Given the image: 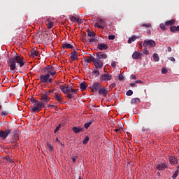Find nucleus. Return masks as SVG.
Listing matches in <instances>:
<instances>
[{"label":"nucleus","mask_w":179,"mask_h":179,"mask_svg":"<svg viewBox=\"0 0 179 179\" xmlns=\"http://www.w3.org/2000/svg\"><path fill=\"white\" fill-rule=\"evenodd\" d=\"M141 103V99L139 98H133L131 100V104H139Z\"/></svg>","instance_id":"23"},{"label":"nucleus","mask_w":179,"mask_h":179,"mask_svg":"<svg viewBox=\"0 0 179 179\" xmlns=\"http://www.w3.org/2000/svg\"><path fill=\"white\" fill-rule=\"evenodd\" d=\"M115 86H116V85H115V83H112V84H110V85L109 86V87L111 89V90H113V89H114V87H115Z\"/></svg>","instance_id":"52"},{"label":"nucleus","mask_w":179,"mask_h":179,"mask_svg":"<svg viewBox=\"0 0 179 179\" xmlns=\"http://www.w3.org/2000/svg\"><path fill=\"white\" fill-rule=\"evenodd\" d=\"M87 142H89V137L87 136L84 138L83 143V145H87Z\"/></svg>","instance_id":"38"},{"label":"nucleus","mask_w":179,"mask_h":179,"mask_svg":"<svg viewBox=\"0 0 179 179\" xmlns=\"http://www.w3.org/2000/svg\"><path fill=\"white\" fill-rule=\"evenodd\" d=\"M59 89L62 93L66 94V97H68V99H73V94H76L78 93V89L73 90L69 86L65 87L64 85H60Z\"/></svg>","instance_id":"2"},{"label":"nucleus","mask_w":179,"mask_h":179,"mask_svg":"<svg viewBox=\"0 0 179 179\" xmlns=\"http://www.w3.org/2000/svg\"><path fill=\"white\" fill-rule=\"evenodd\" d=\"M50 77H51V76H50V74H47V73H45V75L41 74L39 76V80L41 81V83H48V78Z\"/></svg>","instance_id":"8"},{"label":"nucleus","mask_w":179,"mask_h":179,"mask_svg":"<svg viewBox=\"0 0 179 179\" xmlns=\"http://www.w3.org/2000/svg\"><path fill=\"white\" fill-rule=\"evenodd\" d=\"M8 111L6 110H3L1 113V115L2 117H6V115H8Z\"/></svg>","instance_id":"39"},{"label":"nucleus","mask_w":179,"mask_h":179,"mask_svg":"<svg viewBox=\"0 0 179 179\" xmlns=\"http://www.w3.org/2000/svg\"><path fill=\"white\" fill-rule=\"evenodd\" d=\"M10 134V129H6V131L0 130V138L5 141Z\"/></svg>","instance_id":"6"},{"label":"nucleus","mask_w":179,"mask_h":179,"mask_svg":"<svg viewBox=\"0 0 179 179\" xmlns=\"http://www.w3.org/2000/svg\"><path fill=\"white\" fill-rule=\"evenodd\" d=\"M176 23V20H171L165 22L166 26H173Z\"/></svg>","instance_id":"28"},{"label":"nucleus","mask_w":179,"mask_h":179,"mask_svg":"<svg viewBox=\"0 0 179 179\" xmlns=\"http://www.w3.org/2000/svg\"><path fill=\"white\" fill-rule=\"evenodd\" d=\"M113 79V76L108 73H103L100 77V80L102 82H108V80H111Z\"/></svg>","instance_id":"7"},{"label":"nucleus","mask_w":179,"mask_h":179,"mask_svg":"<svg viewBox=\"0 0 179 179\" xmlns=\"http://www.w3.org/2000/svg\"><path fill=\"white\" fill-rule=\"evenodd\" d=\"M76 22H77L78 24H80L83 23V21L82 20V19L77 18Z\"/></svg>","instance_id":"50"},{"label":"nucleus","mask_w":179,"mask_h":179,"mask_svg":"<svg viewBox=\"0 0 179 179\" xmlns=\"http://www.w3.org/2000/svg\"><path fill=\"white\" fill-rule=\"evenodd\" d=\"M43 37L47 38V37H48V33H47V32L43 33Z\"/></svg>","instance_id":"59"},{"label":"nucleus","mask_w":179,"mask_h":179,"mask_svg":"<svg viewBox=\"0 0 179 179\" xmlns=\"http://www.w3.org/2000/svg\"><path fill=\"white\" fill-rule=\"evenodd\" d=\"M43 72L50 75V76H55V75H57V71H55V67H54V66L48 65L43 68Z\"/></svg>","instance_id":"3"},{"label":"nucleus","mask_w":179,"mask_h":179,"mask_svg":"<svg viewBox=\"0 0 179 179\" xmlns=\"http://www.w3.org/2000/svg\"><path fill=\"white\" fill-rule=\"evenodd\" d=\"M178 173H179V170L178 169V170H176V171H175V173H173V179H175V178H177V177L178 176Z\"/></svg>","instance_id":"37"},{"label":"nucleus","mask_w":179,"mask_h":179,"mask_svg":"<svg viewBox=\"0 0 179 179\" xmlns=\"http://www.w3.org/2000/svg\"><path fill=\"white\" fill-rule=\"evenodd\" d=\"M54 98L59 104H62V96H61V94H55Z\"/></svg>","instance_id":"19"},{"label":"nucleus","mask_w":179,"mask_h":179,"mask_svg":"<svg viewBox=\"0 0 179 179\" xmlns=\"http://www.w3.org/2000/svg\"><path fill=\"white\" fill-rule=\"evenodd\" d=\"M62 48H63V50L68 49V48H71V50H73V45H72L68 43H66L62 45Z\"/></svg>","instance_id":"21"},{"label":"nucleus","mask_w":179,"mask_h":179,"mask_svg":"<svg viewBox=\"0 0 179 179\" xmlns=\"http://www.w3.org/2000/svg\"><path fill=\"white\" fill-rule=\"evenodd\" d=\"M48 148H49V149H50V150H54V146H52V145H51V143H48Z\"/></svg>","instance_id":"48"},{"label":"nucleus","mask_w":179,"mask_h":179,"mask_svg":"<svg viewBox=\"0 0 179 179\" xmlns=\"http://www.w3.org/2000/svg\"><path fill=\"white\" fill-rule=\"evenodd\" d=\"M92 75L94 76H99L100 75V71H99V70H94L92 71Z\"/></svg>","instance_id":"36"},{"label":"nucleus","mask_w":179,"mask_h":179,"mask_svg":"<svg viewBox=\"0 0 179 179\" xmlns=\"http://www.w3.org/2000/svg\"><path fill=\"white\" fill-rule=\"evenodd\" d=\"M166 51H168V52H171V47L169 46L167 48V50Z\"/></svg>","instance_id":"62"},{"label":"nucleus","mask_w":179,"mask_h":179,"mask_svg":"<svg viewBox=\"0 0 179 179\" xmlns=\"http://www.w3.org/2000/svg\"><path fill=\"white\" fill-rule=\"evenodd\" d=\"M136 38H139V37L136 36H133L130 38H129L127 43L128 44H131L132 43H134V41H135L136 40Z\"/></svg>","instance_id":"22"},{"label":"nucleus","mask_w":179,"mask_h":179,"mask_svg":"<svg viewBox=\"0 0 179 179\" xmlns=\"http://www.w3.org/2000/svg\"><path fill=\"white\" fill-rule=\"evenodd\" d=\"M130 78H131V79L136 80V76H135V75H131Z\"/></svg>","instance_id":"60"},{"label":"nucleus","mask_w":179,"mask_h":179,"mask_svg":"<svg viewBox=\"0 0 179 179\" xmlns=\"http://www.w3.org/2000/svg\"><path fill=\"white\" fill-rule=\"evenodd\" d=\"M170 30L172 33H174V31H179V25H178L177 27L176 26L171 27Z\"/></svg>","instance_id":"27"},{"label":"nucleus","mask_w":179,"mask_h":179,"mask_svg":"<svg viewBox=\"0 0 179 179\" xmlns=\"http://www.w3.org/2000/svg\"><path fill=\"white\" fill-rule=\"evenodd\" d=\"M135 85H136V82H134V83H130L131 87H135Z\"/></svg>","instance_id":"58"},{"label":"nucleus","mask_w":179,"mask_h":179,"mask_svg":"<svg viewBox=\"0 0 179 179\" xmlns=\"http://www.w3.org/2000/svg\"><path fill=\"white\" fill-rule=\"evenodd\" d=\"M54 82V78H48V83H52Z\"/></svg>","instance_id":"44"},{"label":"nucleus","mask_w":179,"mask_h":179,"mask_svg":"<svg viewBox=\"0 0 179 179\" xmlns=\"http://www.w3.org/2000/svg\"><path fill=\"white\" fill-rule=\"evenodd\" d=\"M168 59H169L172 62H176V58H174L173 57H169Z\"/></svg>","instance_id":"53"},{"label":"nucleus","mask_w":179,"mask_h":179,"mask_svg":"<svg viewBox=\"0 0 179 179\" xmlns=\"http://www.w3.org/2000/svg\"><path fill=\"white\" fill-rule=\"evenodd\" d=\"M127 96H132L134 94V92L131 90H128L126 93Z\"/></svg>","instance_id":"41"},{"label":"nucleus","mask_w":179,"mask_h":179,"mask_svg":"<svg viewBox=\"0 0 179 179\" xmlns=\"http://www.w3.org/2000/svg\"><path fill=\"white\" fill-rule=\"evenodd\" d=\"M92 37L94 38V39H95V42L99 41V37H97L96 34L94 35Z\"/></svg>","instance_id":"56"},{"label":"nucleus","mask_w":179,"mask_h":179,"mask_svg":"<svg viewBox=\"0 0 179 179\" xmlns=\"http://www.w3.org/2000/svg\"><path fill=\"white\" fill-rule=\"evenodd\" d=\"M142 55L139 52H135L132 55L133 59H141Z\"/></svg>","instance_id":"18"},{"label":"nucleus","mask_w":179,"mask_h":179,"mask_svg":"<svg viewBox=\"0 0 179 179\" xmlns=\"http://www.w3.org/2000/svg\"><path fill=\"white\" fill-rule=\"evenodd\" d=\"M167 167H168L167 164H164L163 162L158 164L157 166V170H159V171L166 170V169H167Z\"/></svg>","instance_id":"12"},{"label":"nucleus","mask_w":179,"mask_h":179,"mask_svg":"<svg viewBox=\"0 0 179 179\" xmlns=\"http://www.w3.org/2000/svg\"><path fill=\"white\" fill-rule=\"evenodd\" d=\"M103 22H104V21L103 20V19H99L98 20V23L101 24V23H103Z\"/></svg>","instance_id":"61"},{"label":"nucleus","mask_w":179,"mask_h":179,"mask_svg":"<svg viewBox=\"0 0 179 179\" xmlns=\"http://www.w3.org/2000/svg\"><path fill=\"white\" fill-rule=\"evenodd\" d=\"M93 64H94L96 69L103 68V62L100 61V59L97 58L94 59Z\"/></svg>","instance_id":"10"},{"label":"nucleus","mask_w":179,"mask_h":179,"mask_svg":"<svg viewBox=\"0 0 179 179\" xmlns=\"http://www.w3.org/2000/svg\"><path fill=\"white\" fill-rule=\"evenodd\" d=\"M69 19H70L71 22H77V20H78V17H76L75 16H72V15H69Z\"/></svg>","instance_id":"33"},{"label":"nucleus","mask_w":179,"mask_h":179,"mask_svg":"<svg viewBox=\"0 0 179 179\" xmlns=\"http://www.w3.org/2000/svg\"><path fill=\"white\" fill-rule=\"evenodd\" d=\"M80 89H81V90H86V89H87L85 82L81 83L80 84Z\"/></svg>","instance_id":"30"},{"label":"nucleus","mask_w":179,"mask_h":179,"mask_svg":"<svg viewBox=\"0 0 179 179\" xmlns=\"http://www.w3.org/2000/svg\"><path fill=\"white\" fill-rule=\"evenodd\" d=\"M143 54L145 55H149V51L148 50V49H146V48H144L143 49Z\"/></svg>","instance_id":"43"},{"label":"nucleus","mask_w":179,"mask_h":179,"mask_svg":"<svg viewBox=\"0 0 179 179\" xmlns=\"http://www.w3.org/2000/svg\"><path fill=\"white\" fill-rule=\"evenodd\" d=\"M141 27H145L146 29H148V27H152V24L150 23H148V24H142L141 25Z\"/></svg>","instance_id":"32"},{"label":"nucleus","mask_w":179,"mask_h":179,"mask_svg":"<svg viewBox=\"0 0 179 179\" xmlns=\"http://www.w3.org/2000/svg\"><path fill=\"white\" fill-rule=\"evenodd\" d=\"M71 58L73 61H76V59H78V52H76V50L71 52Z\"/></svg>","instance_id":"20"},{"label":"nucleus","mask_w":179,"mask_h":179,"mask_svg":"<svg viewBox=\"0 0 179 179\" xmlns=\"http://www.w3.org/2000/svg\"><path fill=\"white\" fill-rule=\"evenodd\" d=\"M101 87V85H100V83L96 82L92 85V90L94 92H99Z\"/></svg>","instance_id":"13"},{"label":"nucleus","mask_w":179,"mask_h":179,"mask_svg":"<svg viewBox=\"0 0 179 179\" xmlns=\"http://www.w3.org/2000/svg\"><path fill=\"white\" fill-rule=\"evenodd\" d=\"M94 57L90 55V56H86L85 58L84 59L85 62H87V64H90V62H94Z\"/></svg>","instance_id":"14"},{"label":"nucleus","mask_w":179,"mask_h":179,"mask_svg":"<svg viewBox=\"0 0 179 179\" xmlns=\"http://www.w3.org/2000/svg\"><path fill=\"white\" fill-rule=\"evenodd\" d=\"M96 34H94L93 31L88 30L87 31V36L88 37H93Z\"/></svg>","instance_id":"34"},{"label":"nucleus","mask_w":179,"mask_h":179,"mask_svg":"<svg viewBox=\"0 0 179 179\" xmlns=\"http://www.w3.org/2000/svg\"><path fill=\"white\" fill-rule=\"evenodd\" d=\"M94 27H98V29H104V27H103V26H101V25H100V24H99L98 22H96V23L94 24Z\"/></svg>","instance_id":"40"},{"label":"nucleus","mask_w":179,"mask_h":179,"mask_svg":"<svg viewBox=\"0 0 179 179\" xmlns=\"http://www.w3.org/2000/svg\"><path fill=\"white\" fill-rule=\"evenodd\" d=\"M169 162L171 164H177V158H176L174 157H170Z\"/></svg>","instance_id":"25"},{"label":"nucleus","mask_w":179,"mask_h":179,"mask_svg":"<svg viewBox=\"0 0 179 179\" xmlns=\"http://www.w3.org/2000/svg\"><path fill=\"white\" fill-rule=\"evenodd\" d=\"M51 99V98L48 97L45 92H43V94H41V100H43V101H45V103H48V101H50V100Z\"/></svg>","instance_id":"17"},{"label":"nucleus","mask_w":179,"mask_h":179,"mask_svg":"<svg viewBox=\"0 0 179 179\" xmlns=\"http://www.w3.org/2000/svg\"><path fill=\"white\" fill-rule=\"evenodd\" d=\"M153 59L155 62H159V61H160V57H159V55L157 53L153 54Z\"/></svg>","instance_id":"29"},{"label":"nucleus","mask_w":179,"mask_h":179,"mask_svg":"<svg viewBox=\"0 0 179 179\" xmlns=\"http://www.w3.org/2000/svg\"><path fill=\"white\" fill-rule=\"evenodd\" d=\"M53 27H54V22L49 21L48 22V29H52Z\"/></svg>","instance_id":"35"},{"label":"nucleus","mask_w":179,"mask_h":179,"mask_svg":"<svg viewBox=\"0 0 179 179\" xmlns=\"http://www.w3.org/2000/svg\"><path fill=\"white\" fill-rule=\"evenodd\" d=\"M97 48L98 50H101V51H104L106 50H108V45L105 43H98Z\"/></svg>","instance_id":"11"},{"label":"nucleus","mask_w":179,"mask_h":179,"mask_svg":"<svg viewBox=\"0 0 179 179\" xmlns=\"http://www.w3.org/2000/svg\"><path fill=\"white\" fill-rule=\"evenodd\" d=\"M115 36H114V35L108 36V40H115Z\"/></svg>","instance_id":"46"},{"label":"nucleus","mask_w":179,"mask_h":179,"mask_svg":"<svg viewBox=\"0 0 179 179\" xmlns=\"http://www.w3.org/2000/svg\"><path fill=\"white\" fill-rule=\"evenodd\" d=\"M43 93H45L46 94V96L48 97V96H50V94H51V93H52V91L49 90L48 92H44Z\"/></svg>","instance_id":"49"},{"label":"nucleus","mask_w":179,"mask_h":179,"mask_svg":"<svg viewBox=\"0 0 179 179\" xmlns=\"http://www.w3.org/2000/svg\"><path fill=\"white\" fill-rule=\"evenodd\" d=\"M162 75L167 73V70L165 68H163L162 70Z\"/></svg>","instance_id":"51"},{"label":"nucleus","mask_w":179,"mask_h":179,"mask_svg":"<svg viewBox=\"0 0 179 179\" xmlns=\"http://www.w3.org/2000/svg\"><path fill=\"white\" fill-rule=\"evenodd\" d=\"M98 93L103 97H107V94H108V89L105 88L104 87L102 88L101 87L99 90L98 91Z\"/></svg>","instance_id":"9"},{"label":"nucleus","mask_w":179,"mask_h":179,"mask_svg":"<svg viewBox=\"0 0 179 179\" xmlns=\"http://www.w3.org/2000/svg\"><path fill=\"white\" fill-rule=\"evenodd\" d=\"M45 106V104L44 103V102L39 101L34 104V107L32 108L31 110L33 113H38L39 111H41V108Z\"/></svg>","instance_id":"4"},{"label":"nucleus","mask_w":179,"mask_h":179,"mask_svg":"<svg viewBox=\"0 0 179 179\" xmlns=\"http://www.w3.org/2000/svg\"><path fill=\"white\" fill-rule=\"evenodd\" d=\"M144 48L147 47H150V48H153V47H156V42L153 40L145 41L143 43Z\"/></svg>","instance_id":"5"},{"label":"nucleus","mask_w":179,"mask_h":179,"mask_svg":"<svg viewBox=\"0 0 179 179\" xmlns=\"http://www.w3.org/2000/svg\"><path fill=\"white\" fill-rule=\"evenodd\" d=\"M72 130L73 131L74 134H79L80 132H83V127L78 126L73 127Z\"/></svg>","instance_id":"16"},{"label":"nucleus","mask_w":179,"mask_h":179,"mask_svg":"<svg viewBox=\"0 0 179 179\" xmlns=\"http://www.w3.org/2000/svg\"><path fill=\"white\" fill-rule=\"evenodd\" d=\"M135 82H136V83H143L142 80H136Z\"/></svg>","instance_id":"63"},{"label":"nucleus","mask_w":179,"mask_h":179,"mask_svg":"<svg viewBox=\"0 0 179 179\" xmlns=\"http://www.w3.org/2000/svg\"><path fill=\"white\" fill-rule=\"evenodd\" d=\"M97 59H106L107 58V54H103L101 52H96Z\"/></svg>","instance_id":"15"},{"label":"nucleus","mask_w":179,"mask_h":179,"mask_svg":"<svg viewBox=\"0 0 179 179\" xmlns=\"http://www.w3.org/2000/svg\"><path fill=\"white\" fill-rule=\"evenodd\" d=\"M76 157H74L72 158L73 162L75 163V162H76Z\"/></svg>","instance_id":"64"},{"label":"nucleus","mask_w":179,"mask_h":179,"mask_svg":"<svg viewBox=\"0 0 179 179\" xmlns=\"http://www.w3.org/2000/svg\"><path fill=\"white\" fill-rule=\"evenodd\" d=\"M93 124V120L90 121L89 122H87L84 124V127L87 129L89 127H90L91 124Z\"/></svg>","instance_id":"31"},{"label":"nucleus","mask_w":179,"mask_h":179,"mask_svg":"<svg viewBox=\"0 0 179 179\" xmlns=\"http://www.w3.org/2000/svg\"><path fill=\"white\" fill-rule=\"evenodd\" d=\"M59 128H61V124L56 127V129L54 130V134H57V131H59Z\"/></svg>","instance_id":"45"},{"label":"nucleus","mask_w":179,"mask_h":179,"mask_svg":"<svg viewBox=\"0 0 179 179\" xmlns=\"http://www.w3.org/2000/svg\"><path fill=\"white\" fill-rule=\"evenodd\" d=\"M119 80H124V76L120 74L119 75Z\"/></svg>","instance_id":"57"},{"label":"nucleus","mask_w":179,"mask_h":179,"mask_svg":"<svg viewBox=\"0 0 179 179\" xmlns=\"http://www.w3.org/2000/svg\"><path fill=\"white\" fill-rule=\"evenodd\" d=\"M159 27L162 30H166V24H160Z\"/></svg>","instance_id":"42"},{"label":"nucleus","mask_w":179,"mask_h":179,"mask_svg":"<svg viewBox=\"0 0 179 179\" xmlns=\"http://www.w3.org/2000/svg\"><path fill=\"white\" fill-rule=\"evenodd\" d=\"M38 55H40V52L37 50H33L31 52V57H32V58H34V57H38Z\"/></svg>","instance_id":"26"},{"label":"nucleus","mask_w":179,"mask_h":179,"mask_svg":"<svg viewBox=\"0 0 179 179\" xmlns=\"http://www.w3.org/2000/svg\"><path fill=\"white\" fill-rule=\"evenodd\" d=\"M31 103H36V104L37 103H38V101L37 100H36L34 98H31Z\"/></svg>","instance_id":"54"},{"label":"nucleus","mask_w":179,"mask_h":179,"mask_svg":"<svg viewBox=\"0 0 179 179\" xmlns=\"http://www.w3.org/2000/svg\"><path fill=\"white\" fill-rule=\"evenodd\" d=\"M19 141V135L16 133H14L13 136V141H11V143H15V142H17Z\"/></svg>","instance_id":"24"},{"label":"nucleus","mask_w":179,"mask_h":179,"mask_svg":"<svg viewBox=\"0 0 179 179\" xmlns=\"http://www.w3.org/2000/svg\"><path fill=\"white\" fill-rule=\"evenodd\" d=\"M89 43H96V41L94 37L92 38L89 39Z\"/></svg>","instance_id":"55"},{"label":"nucleus","mask_w":179,"mask_h":179,"mask_svg":"<svg viewBox=\"0 0 179 179\" xmlns=\"http://www.w3.org/2000/svg\"><path fill=\"white\" fill-rule=\"evenodd\" d=\"M111 66L112 68H115V66H117V64L115 63V61L111 62Z\"/></svg>","instance_id":"47"},{"label":"nucleus","mask_w":179,"mask_h":179,"mask_svg":"<svg viewBox=\"0 0 179 179\" xmlns=\"http://www.w3.org/2000/svg\"><path fill=\"white\" fill-rule=\"evenodd\" d=\"M7 64L10 71H15L16 69V64L20 65V68H23L26 62L24 61V57L22 55H16L9 60H7Z\"/></svg>","instance_id":"1"}]
</instances>
